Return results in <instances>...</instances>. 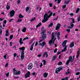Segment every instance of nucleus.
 <instances>
[{
    "mask_svg": "<svg viewBox=\"0 0 80 80\" xmlns=\"http://www.w3.org/2000/svg\"><path fill=\"white\" fill-rule=\"evenodd\" d=\"M14 15H15V11L12 10L10 11V17H13V16H14Z\"/></svg>",
    "mask_w": 80,
    "mask_h": 80,
    "instance_id": "nucleus-5",
    "label": "nucleus"
},
{
    "mask_svg": "<svg viewBox=\"0 0 80 80\" xmlns=\"http://www.w3.org/2000/svg\"><path fill=\"white\" fill-rule=\"evenodd\" d=\"M80 50H79L77 52V55H76V58H77V59L78 58V57L80 55Z\"/></svg>",
    "mask_w": 80,
    "mask_h": 80,
    "instance_id": "nucleus-12",
    "label": "nucleus"
},
{
    "mask_svg": "<svg viewBox=\"0 0 80 80\" xmlns=\"http://www.w3.org/2000/svg\"><path fill=\"white\" fill-rule=\"evenodd\" d=\"M20 0H18L17 4H20Z\"/></svg>",
    "mask_w": 80,
    "mask_h": 80,
    "instance_id": "nucleus-44",
    "label": "nucleus"
},
{
    "mask_svg": "<svg viewBox=\"0 0 80 80\" xmlns=\"http://www.w3.org/2000/svg\"><path fill=\"white\" fill-rule=\"evenodd\" d=\"M41 25H42V23L41 22L39 23L37 26H36V28L37 27H40L41 26Z\"/></svg>",
    "mask_w": 80,
    "mask_h": 80,
    "instance_id": "nucleus-26",
    "label": "nucleus"
},
{
    "mask_svg": "<svg viewBox=\"0 0 80 80\" xmlns=\"http://www.w3.org/2000/svg\"><path fill=\"white\" fill-rule=\"evenodd\" d=\"M79 74H80L79 72H77V73H76V75H79Z\"/></svg>",
    "mask_w": 80,
    "mask_h": 80,
    "instance_id": "nucleus-58",
    "label": "nucleus"
},
{
    "mask_svg": "<svg viewBox=\"0 0 80 80\" xmlns=\"http://www.w3.org/2000/svg\"><path fill=\"white\" fill-rule=\"evenodd\" d=\"M45 55H46V58H47V57H48V53L47 52H44V53L43 54L42 56L43 58H44V57H45Z\"/></svg>",
    "mask_w": 80,
    "mask_h": 80,
    "instance_id": "nucleus-9",
    "label": "nucleus"
},
{
    "mask_svg": "<svg viewBox=\"0 0 80 80\" xmlns=\"http://www.w3.org/2000/svg\"><path fill=\"white\" fill-rule=\"evenodd\" d=\"M32 41H30L29 42V44L30 45L32 44Z\"/></svg>",
    "mask_w": 80,
    "mask_h": 80,
    "instance_id": "nucleus-57",
    "label": "nucleus"
},
{
    "mask_svg": "<svg viewBox=\"0 0 80 80\" xmlns=\"http://www.w3.org/2000/svg\"><path fill=\"white\" fill-rule=\"evenodd\" d=\"M20 71H18V72H16V75H20Z\"/></svg>",
    "mask_w": 80,
    "mask_h": 80,
    "instance_id": "nucleus-31",
    "label": "nucleus"
},
{
    "mask_svg": "<svg viewBox=\"0 0 80 80\" xmlns=\"http://www.w3.org/2000/svg\"><path fill=\"white\" fill-rule=\"evenodd\" d=\"M80 16H79V17L78 18V22H80Z\"/></svg>",
    "mask_w": 80,
    "mask_h": 80,
    "instance_id": "nucleus-50",
    "label": "nucleus"
},
{
    "mask_svg": "<svg viewBox=\"0 0 80 80\" xmlns=\"http://www.w3.org/2000/svg\"><path fill=\"white\" fill-rule=\"evenodd\" d=\"M66 5H64L63 7H62V8L64 9V8H66Z\"/></svg>",
    "mask_w": 80,
    "mask_h": 80,
    "instance_id": "nucleus-49",
    "label": "nucleus"
},
{
    "mask_svg": "<svg viewBox=\"0 0 80 80\" xmlns=\"http://www.w3.org/2000/svg\"><path fill=\"white\" fill-rule=\"evenodd\" d=\"M69 20H72V22L70 23V24H72V23H75V20L73 18H71L69 19Z\"/></svg>",
    "mask_w": 80,
    "mask_h": 80,
    "instance_id": "nucleus-14",
    "label": "nucleus"
},
{
    "mask_svg": "<svg viewBox=\"0 0 80 80\" xmlns=\"http://www.w3.org/2000/svg\"><path fill=\"white\" fill-rule=\"evenodd\" d=\"M45 32H46V30H42L41 31V34H43V33H45Z\"/></svg>",
    "mask_w": 80,
    "mask_h": 80,
    "instance_id": "nucleus-32",
    "label": "nucleus"
},
{
    "mask_svg": "<svg viewBox=\"0 0 80 80\" xmlns=\"http://www.w3.org/2000/svg\"><path fill=\"white\" fill-rule=\"evenodd\" d=\"M63 69L62 67H61L59 68H56L55 70V72L56 73H58L59 72H60V70H62Z\"/></svg>",
    "mask_w": 80,
    "mask_h": 80,
    "instance_id": "nucleus-3",
    "label": "nucleus"
},
{
    "mask_svg": "<svg viewBox=\"0 0 80 80\" xmlns=\"http://www.w3.org/2000/svg\"><path fill=\"white\" fill-rule=\"evenodd\" d=\"M55 32H53L51 34V38L50 40V44L52 43V45L54 44L55 41L56 40V38L55 37Z\"/></svg>",
    "mask_w": 80,
    "mask_h": 80,
    "instance_id": "nucleus-2",
    "label": "nucleus"
},
{
    "mask_svg": "<svg viewBox=\"0 0 80 80\" xmlns=\"http://www.w3.org/2000/svg\"><path fill=\"white\" fill-rule=\"evenodd\" d=\"M26 28H24L22 30V31L23 32H26Z\"/></svg>",
    "mask_w": 80,
    "mask_h": 80,
    "instance_id": "nucleus-27",
    "label": "nucleus"
},
{
    "mask_svg": "<svg viewBox=\"0 0 80 80\" xmlns=\"http://www.w3.org/2000/svg\"><path fill=\"white\" fill-rule=\"evenodd\" d=\"M23 17H24V16H22L21 14H20L19 15V18H22Z\"/></svg>",
    "mask_w": 80,
    "mask_h": 80,
    "instance_id": "nucleus-21",
    "label": "nucleus"
},
{
    "mask_svg": "<svg viewBox=\"0 0 80 80\" xmlns=\"http://www.w3.org/2000/svg\"><path fill=\"white\" fill-rule=\"evenodd\" d=\"M12 42H10V47H12Z\"/></svg>",
    "mask_w": 80,
    "mask_h": 80,
    "instance_id": "nucleus-60",
    "label": "nucleus"
},
{
    "mask_svg": "<svg viewBox=\"0 0 80 80\" xmlns=\"http://www.w3.org/2000/svg\"><path fill=\"white\" fill-rule=\"evenodd\" d=\"M65 3L66 4H68V3H69V2L68 1H65Z\"/></svg>",
    "mask_w": 80,
    "mask_h": 80,
    "instance_id": "nucleus-53",
    "label": "nucleus"
},
{
    "mask_svg": "<svg viewBox=\"0 0 80 80\" xmlns=\"http://www.w3.org/2000/svg\"><path fill=\"white\" fill-rule=\"evenodd\" d=\"M71 25H70V26L71 27H73V26H74V24L73 23H72V24H70Z\"/></svg>",
    "mask_w": 80,
    "mask_h": 80,
    "instance_id": "nucleus-45",
    "label": "nucleus"
},
{
    "mask_svg": "<svg viewBox=\"0 0 80 80\" xmlns=\"http://www.w3.org/2000/svg\"><path fill=\"white\" fill-rule=\"evenodd\" d=\"M13 20V18H12L10 20H9V22H12V20Z\"/></svg>",
    "mask_w": 80,
    "mask_h": 80,
    "instance_id": "nucleus-54",
    "label": "nucleus"
},
{
    "mask_svg": "<svg viewBox=\"0 0 80 80\" xmlns=\"http://www.w3.org/2000/svg\"><path fill=\"white\" fill-rule=\"evenodd\" d=\"M60 53H61V52H57V54H58V55H59V54H60Z\"/></svg>",
    "mask_w": 80,
    "mask_h": 80,
    "instance_id": "nucleus-61",
    "label": "nucleus"
},
{
    "mask_svg": "<svg viewBox=\"0 0 80 80\" xmlns=\"http://www.w3.org/2000/svg\"><path fill=\"white\" fill-rule=\"evenodd\" d=\"M61 80H68V77H66L65 78H62Z\"/></svg>",
    "mask_w": 80,
    "mask_h": 80,
    "instance_id": "nucleus-20",
    "label": "nucleus"
},
{
    "mask_svg": "<svg viewBox=\"0 0 80 80\" xmlns=\"http://www.w3.org/2000/svg\"><path fill=\"white\" fill-rule=\"evenodd\" d=\"M41 57V54L38 55V57Z\"/></svg>",
    "mask_w": 80,
    "mask_h": 80,
    "instance_id": "nucleus-64",
    "label": "nucleus"
},
{
    "mask_svg": "<svg viewBox=\"0 0 80 80\" xmlns=\"http://www.w3.org/2000/svg\"><path fill=\"white\" fill-rule=\"evenodd\" d=\"M35 43V41H34L33 43L31 46V48H30V50L31 51H32L33 50V46L34 45V44Z\"/></svg>",
    "mask_w": 80,
    "mask_h": 80,
    "instance_id": "nucleus-11",
    "label": "nucleus"
},
{
    "mask_svg": "<svg viewBox=\"0 0 80 80\" xmlns=\"http://www.w3.org/2000/svg\"><path fill=\"white\" fill-rule=\"evenodd\" d=\"M2 29V26L0 25V32L1 31V30Z\"/></svg>",
    "mask_w": 80,
    "mask_h": 80,
    "instance_id": "nucleus-55",
    "label": "nucleus"
},
{
    "mask_svg": "<svg viewBox=\"0 0 80 80\" xmlns=\"http://www.w3.org/2000/svg\"><path fill=\"white\" fill-rule=\"evenodd\" d=\"M53 59H54V60H55V59H56V56H53Z\"/></svg>",
    "mask_w": 80,
    "mask_h": 80,
    "instance_id": "nucleus-51",
    "label": "nucleus"
},
{
    "mask_svg": "<svg viewBox=\"0 0 80 80\" xmlns=\"http://www.w3.org/2000/svg\"><path fill=\"white\" fill-rule=\"evenodd\" d=\"M70 60H68L66 62V65H68V64L69 63H70Z\"/></svg>",
    "mask_w": 80,
    "mask_h": 80,
    "instance_id": "nucleus-33",
    "label": "nucleus"
},
{
    "mask_svg": "<svg viewBox=\"0 0 80 80\" xmlns=\"http://www.w3.org/2000/svg\"><path fill=\"white\" fill-rule=\"evenodd\" d=\"M12 38H13V36L11 35L10 37V39L9 40H11V39H12Z\"/></svg>",
    "mask_w": 80,
    "mask_h": 80,
    "instance_id": "nucleus-42",
    "label": "nucleus"
},
{
    "mask_svg": "<svg viewBox=\"0 0 80 80\" xmlns=\"http://www.w3.org/2000/svg\"><path fill=\"white\" fill-rule=\"evenodd\" d=\"M9 36V34H8V33H6L5 34V36L6 37H8V36Z\"/></svg>",
    "mask_w": 80,
    "mask_h": 80,
    "instance_id": "nucleus-48",
    "label": "nucleus"
},
{
    "mask_svg": "<svg viewBox=\"0 0 80 80\" xmlns=\"http://www.w3.org/2000/svg\"><path fill=\"white\" fill-rule=\"evenodd\" d=\"M42 65H43V64H42V63H41V64L40 65V68H41L42 67Z\"/></svg>",
    "mask_w": 80,
    "mask_h": 80,
    "instance_id": "nucleus-59",
    "label": "nucleus"
},
{
    "mask_svg": "<svg viewBox=\"0 0 80 80\" xmlns=\"http://www.w3.org/2000/svg\"><path fill=\"white\" fill-rule=\"evenodd\" d=\"M61 0H58V2H57L58 4H59L60 3V2H61Z\"/></svg>",
    "mask_w": 80,
    "mask_h": 80,
    "instance_id": "nucleus-43",
    "label": "nucleus"
},
{
    "mask_svg": "<svg viewBox=\"0 0 80 80\" xmlns=\"http://www.w3.org/2000/svg\"><path fill=\"white\" fill-rule=\"evenodd\" d=\"M58 16H57V17L55 18L54 19V20H55V21L57 20V19H58Z\"/></svg>",
    "mask_w": 80,
    "mask_h": 80,
    "instance_id": "nucleus-46",
    "label": "nucleus"
},
{
    "mask_svg": "<svg viewBox=\"0 0 80 80\" xmlns=\"http://www.w3.org/2000/svg\"><path fill=\"white\" fill-rule=\"evenodd\" d=\"M49 13H50V11H49L48 13L45 14L44 15L43 19L42 21V23H45L48 20V18L50 17V14H49V15H48Z\"/></svg>",
    "mask_w": 80,
    "mask_h": 80,
    "instance_id": "nucleus-1",
    "label": "nucleus"
},
{
    "mask_svg": "<svg viewBox=\"0 0 80 80\" xmlns=\"http://www.w3.org/2000/svg\"><path fill=\"white\" fill-rule=\"evenodd\" d=\"M22 21V20L21 19H20L19 18L17 20V22L18 23L19 22H21Z\"/></svg>",
    "mask_w": 80,
    "mask_h": 80,
    "instance_id": "nucleus-28",
    "label": "nucleus"
},
{
    "mask_svg": "<svg viewBox=\"0 0 80 80\" xmlns=\"http://www.w3.org/2000/svg\"><path fill=\"white\" fill-rule=\"evenodd\" d=\"M38 8H39V6H38L37 7H36V10L38 9Z\"/></svg>",
    "mask_w": 80,
    "mask_h": 80,
    "instance_id": "nucleus-63",
    "label": "nucleus"
},
{
    "mask_svg": "<svg viewBox=\"0 0 80 80\" xmlns=\"http://www.w3.org/2000/svg\"><path fill=\"white\" fill-rule=\"evenodd\" d=\"M30 8V7H28L26 8V12H28V10H29V8Z\"/></svg>",
    "mask_w": 80,
    "mask_h": 80,
    "instance_id": "nucleus-34",
    "label": "nucleus"
},
{
    "mask_svg": "<svg viewBox=\"0 0 80 80\" xmlns=\"http://www.w3.org/2000/svg\"><path fill=\"white\" fill-rule=\"evenodd\" d=\"M22 41V38H20L19 40V42L20 43V45H22V44H23V42Z\"/></svg>",
    "mask_w": 80,
    "mask_h": 80,
    "instance_id": "nucleus-17",
    "label": "nucleus"
},
{
    "mask_svg": "<svg viewBox=\"0 0 80 80\" xmlns=\"http://www.w3.org/2000/svg\"><path fill=\"white\" fill-rule=\"evenodd\" d=\"M62 64V62H58V65H61Z\"/></svg>",
    "mask_w": 80,
    "mask_h": 80,
    "instance_id": "nucleus-38",
    "label": "nucleus"
},
{
    "mask_svg": "<svg viewBox=\"0 0 80 80\" xmlns=\"http://www.w3.org/2000/svg\"><path fill=\"white\" fill-rule=\"evenodd\" d=\"M46 34L43 33L42 36V38L43 39H45L46 38Z\"/></svg>",
    "mask_w": 80,
    "mask_h": 80,
    "instance_id": "nucleus-18",
    "label": "nucleus"
},
{
    "mask_svg": "<svg viewBox=\"0 0 80 80\" xmlns=\"http://www.w3.org/2000/svg\"><path fill=\"white\" fill-rule=\"evenodd\" d=\"M73 47H74V42H72L70 44L69 47L70 48H72Z\"/></svg>",
    "mask_w": 80,
    "mask_h": 80,
    "instance_id": "nucleus-13",
    "label": "nucleus"
},
{
    "mask_svg": "<svg viewBox=\"0 0 80 80\" xmlns=\"http://www.w3.org/2000/svg\"><path fill=\"white\" fill-rule=\"evenodd\" d=\"M6 77H8L9 76V72H8V73H6Z\"/></svg>",
    "mask_w": 80,
    "mask_h": 80,
    "instance_id": "nucleus-47",
    "label": "nucleus"
},
{
    "mask_svg": "<svg viewBox=\"0 0 80 80\" xmlns=\"http://www.w3.org/2000/svg\"><path fill=\"white\" fill-rule=\"evenodd\" d=\"M80 11V8H77L76 11V13H78V12Z\"/></svg>",
    "mask_w": 80,
    "mask_h": 80,
    "instance_id": "nucleus-25",
    "label": "nucleus"
},
{
    "mask_svg": "<svg viewBox=\"0 0 80 80\" xmlns=\"http://www.w3.org/2000/svg\"><path fill=\"white\" fill-rule=\"evenodd\" d=\"M28 70H31L32 68L33 67V64H32V63H30L28 66Z\"/></svg>",
    "mask_w": 80,
    "mask_h": 80,
    "instance_id": "nucleus-4",
    "label": "nucleus"
},
{
    "mask_svg": "<svg viewBox=\"0 0 80 80\" xmlns=\"http://www.w3.org/2000/svg\"><path fill=\"white\" fill-rule=\"evenodd\" d=\"M67 40H65L62 43V45L63 47H65L66 46V44H67Z\"/></svg>",
    "mask_w": 80,
    "mask_h": 80,
    "instance_id": "nucleus-7",
    "label": "nucleus"
},
{
    "mask_svg": "<svg viewBox=\"0 0 80 80\" xmlns=\"http://www.w3.org/2000/svg\"><path fill=\"white\" fill-rule=\"evenodd\" d=\"M34 20H35V18H33L31 19L30 20L31 22H32V21H33Z\"/></svg>",
    "mask_w": 80,
    "mask_h": 80,
    "instance_id": "nucleus-40",
    "label": "nucleus"
},
{
    "mask_svg": "<svg viewBox=\"0 0 80 80\" xmlns=\"http://www.w3.org/2000/svg\"><path fill=\"white\" fill-rule=\"evenodd\" d=\"M17 56V54L16 53H14V57H15Z\"/></svg>",
    "mask_w": 80,
    "mask_h": 80,
    "instance_id": "nucleus-56",
    "label": "nucleus"
},
{
    "mask_svg": "<svg viewBox=\"0 0 80 80\" xmlns=\"http://www.w3.org/2000/svg\"><path fill=\"white\" fill-rule=\"evenodd\" d=\"M60 32H59L57 34V38L58 40H60Z\"/></svg>",
    "mask_w": 80,
    "mask_h": 80,
    "instance_id": "nucleus-15",
    "label": "nucleus"
},
{
    "mask_svg": "<svg viewBox=\"0 0 80 80\" xmlns=\"http://www.w3.org/2000/svg\"><path fill=\"white\" fill-rule=\"evenodd\" d=\"M48 73H47V72L44 73L43 74L44 78H47V76H48Z\"/></svg>",
    "mask_w": 80,
    "mask_h": 80,
    "instance_id": "nucleus-16",
    "label": "nucleus"
},
{
    "mask_svg": "<svg viewBox=\"0 0 80 80\" xmlns=\"http://www.w3.org/2000/svg\"><path fill=\"white\" fill-rule=\"evenodd\" d=\"M61 26V24L58 23V24L57 25L56 27V30H58L59 28H60V26Z\"/></svg>",
    "mask_w": 80,
    "mask_h": 80,
    "instance_id": "nucleus-6",
    "label": "nucleus"
},
{
    "mask_svg": "<svg viewBox=\"0 0 80 80\" xmlns=\"http://www.w3.org/2000/svg\"><path fill=\"white\" fill-rule=\"evenodd\" d=\"M53 23L51 22L50 23V27H53Z\"/></svg>",
    "mask_w": 80,
    "mask_h": 80,
    "instance_id": "nucleus-41",
    "label": "nucleus"
},
{
    "mask_svg": "<svg viewBox=\"0 0 80 80\" xmlns=\"http://www.w3.org/2000/svg\"><path fill=\"white\" fill-rule=\"evenodd\" d=\"M7 23V20H5L4 21V23L5 24V23Z\"/></svg>",
    "mask_w": 80,
    "mask_h": 80,
    "instance_id": "nucleus-62",
    "label": "nucleus"
},
{
    "mask_svg": "<svg viewBox=\"0 0 80 80\" xmlns=\"http://www.w3.org/2000/svg\"><path fill=\"white\" fill-rule=\"evenodd\" d=\"M7 5L6 6V8L7 10H8V9H9V8H10V7L9 6L8 7V3H7Z\"/></svg>",
    "mask_w": 80,
    "mask_h": 80,
    "instance_id": "nucleus-37",
    "label": "nucleus"
},
{
    "mask_svg": "<svg viewBox=\"0 0 80 80\" xmlns=\"http://www.w3.org/2000/svg\"><path fill=\"white\" fill-rule=\"evenodd\" d=\"M45 42H43L42 43H39L38 44V45L41 46L42 47H43L45 46Z\"/></svg>",
    "mask_w": 80,
    "mask_h": 80,
    "instance_id": "nucleus-8",
    "label": "nucleus"
},
{
    "mask_svg": "<svg viewBox=\"0 0 80 80\" xmlns=\"http://www.w3.org/2000/svg\"><path fill=\"white\" fill-rule=\"evenodd\" d=\"M19 50H22V51H23V50H25V47H22V48H19Z\"/></svg>",
    "mask_w": 80,
    "mask_h": 80,
    "instance_id": "nucleus-22",
    "label": "nucleus"
},
{
    "mask_svg": "<svg viewBox=\"0 0 80 80\" xmlns=\"http://www.w3.org/2000/svg\"><path fill=\"white\" fill-rule=\"evenodd\" d=\"M24 50L21 51V55H24Z\"/></svg>",
    "mask_w": 80,
    "mask_h": 80,
    "instance_id": "nucleus-35",
    "label": "nucleus"
},
{
    "mask_svg": "<svg viewBox=\"0 0 80 80\" xmlns=\"http://www.w3.org/2000/svg\"><path fill=\"white\" fill-rule=\"evenodd\" d=\"M13 72H14V73L15 74V75H16V73H17V70H15V68H14L13 69Z\"/></svg>",
    "mask_w": 80,
    "mask_h": 80,
    "instance_id": "nucleus-24",
    "label": "nucleus"
},
{
    "mask_svg": "<svg viewBox=\"0 0 80 80\" xmlns=\"http://www.w3.org/2000/svg\"><path fill=\"white\" fill-rule=\"evenodd\" d=\"M4 58L5 59H7V54H5V56H4Z\"/></svg>",
    "mask_w": 80,
    "mask_h": 80,
    "instance_id": "nucleus-52",
    "label": "nucleus"
},
{
    "mask_svg": "<svg viewBox=\"0 0 80 80\" xmlns=\"http://www.w3.org/2000/svg\"><path fill=\"white\" fill-rule=\"evenodd\" d=\"M67 50V46L65 47V48H64V49L62 51V52H65V51H66Z\"/></svg>",
    "mask_w": 80,
    "mask_h": 80,
    "instance_id": "nucleus-29",
    "label": "nucleus"
},
{
    "mask_svg": "<svg viewBox=\"0 0 80 80\" xmlns=\"http://www.w3.org/2000/svg\"><path fill=\"white\" fill-rule=\"evenodd\" d=\"M58 50V49L57 48H56L54 50V53H56L57 52V50Z\"/></svg>",
    "mask_w": 80,
    "mask_h": 80,
    "instance_id": "nucleus-36",
    "label": "nucleus"
},
{
    "mask_svg": "<svg viewBox=\"0 0 80 80\" xmlns=\"http://www.w3.org/2000/svg\"><path fill=\"white\" fill-rule=\"evenodd\" d=\"M70 69H68L67 72H66L65 74H66V75H68V74H69V73H70Z\"/></svg>",
    "mask_w": 80,
    "mask_h": 80,
    "instance_id": "nucleus-23",
    "label": "nucleus"
},
{
    "mask_svg": "<svg viewBox=\"0 0 80 80\" xmlns=\"http://www.w3.org/2000/svg\"><path fill=\"white\" fill-rule=\"evenodd\" d=\"M30 72H29V71H28V73L25 75V77H26V78L29 77H30Z\"/></svg>",
    "mask_w": 80,
    "mask_h": 80,
    "instance_id": "nucleus-10",
    "label": "nucleus"
},
{
    "mask_svg": "<svg viewBox=\"0 0 80 80\" xmlns=\"http://www.w3.org/2000/svg\"><path fill=\"white\" fill-rule=\"evenodd\" d=\"M72 56H70L69 57V60H70V61H72Z\"/></svg>",
    "mask_w": 80,
    "mask_h": 80,
    "instance_id": "nucleus-30",
    "label": "nucleus"
},
{
    "mask_svg": "<svg viewBox=\"0 0 80 80\" xmlns=\"http://www.w3.org/2000/svg\"><path fill=\"white\" fill-rule=\"evenodd\" d=\"M66 30L68 32V33H70V29H66Z\"/></svg>",
    "mask_w": 80,
    "mask_h": 80,
    "instance_id": "nucleus-39",
    "label": "nucleus"
},
{
    "mask_svg": "<svg viewBox=\"0 0 80 80\" xmlns=\"http://www.w3.org/2000/svg\"><path fill=\"white\" fill-rule=\"evenodd\" d=\"M25 57V55H21V60H23L24 59Z\"/></svg>",
    "mask_w": 80,
    "mask_h": 80,
    "instance_id": "nucleus-19",
    "label": "nucleus"
}]
</instances>
